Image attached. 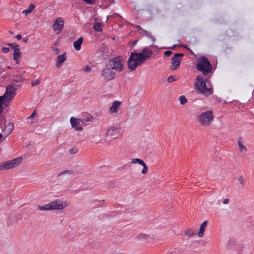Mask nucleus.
Listing matches in <instances>:
<instances>
[{"label":"nucleus","instance_id":"obj_27","mask_svg":"<svg viewBox=\"0 0 254 254\" xmlns=\"http://www.w3.org/2000/svg\"><path fill=\"white\" fill-rule=\"evenodd\" d=\"M5 106V100L2 97L0 96V114L2 113L3 110V105Z\"/></svg>","mask_w":254,"mask_h":254},{"label":"nucleus","instance_id":"obj_45","mask_svg":"<svg viewBox=\"0 0 254 254\" xmlns=\"http://www.w3.org/2000/svg\"><path fill=\"white\" fill-rule=\"evenodd\" d=\"M28 41V39L27 38H23V42L24 43H26Z\"/></svg>","mask_w":254,"mask_h":254},{"label":"nucleus","instance_id":"obj_33","mask_svg":"<svg viewBox=\"0 0 254 254\" xmlns=\"http://www.w3.org/2000/svg\"><path fill=\"white\" fill-rule=\"evenodd\" d=\"M85 2H86L87 4H92L95 3V0H83Z\"/></svg>","mask_w":254,"mask_h":254},{"label":"nucleus","instance_id":"obj_25","mask_svg":"<svg viewBox=\"0 0 254 254\" xmlns=\"http://www.w3.org/2000/svg\"><path fill=\"white\" fill-rule=\"evenodd\" d=\"M35 7V6L34 4H30L29 7L27 9L23 11L22 13L25 14V15H28L34 9Z\"/></svg>","mask_w":254,"mask_h":254},{"label":"nucleus","instance_id":"obj_26","mask_svg":"<svg viewBox=\"0 0 254 254\" xmlns=\"http://www.w3.org/2000/svg\"><path fill=\"white\" fill-rule=\"evenodd\" d=\"M196 234V233L191 229H188L185 232V235L189 237H193Z\"/></svg>","mask_w":254,"mask_h":254},{"label":"nucleus","instance_id":"obj_2","mask_svg":"<svg viewBox=\"0 0 254 254\" xmlns=\"http://www.w3.org/2000/svg\"><path fill=\"white\" fill-rule=\"evenodd\" d=\"M209 81L201 76H198L196 79L195 87L197 92L205 96H208L213 94V89L211 87H207L206 83Z\"/></svg>","mask_w":254,"mask_h":254},{"label":"nucleus","instance_id":"obj_35","mask_svg":"<svg viewBox=\"0 0 254 254\" xmlns=\"http://www.w3.org/2000/svg\"><path fill=\"white\" fill-rule=\"evenodd\" d=\"M69 152L71 154H75L77 152V149L76 148H72L69 150Z\"/></svg>","mask_w":254,"mask_h":254},{"label":"nucleus","instance_id":"obj_21","mask_svg":"<svg viewBox=\"0 0 254 254\" xmlns=\"http://www.w3.org/2000/svg\"><path fill=\"white\" fill-rule=\"evenodd\" d=\"M66 59V53L60 55L57 57V67L61 65Z\"/></svg>","mask_w":254,"mask_h":254},{"label":"nucleus","instance_id":"obj_39","mask_svg":"<svg viewBox=\"0 0 254 254\" xmlns=\"http://www.w3.org/2000/svg\"><path fill=\"white\" fill-rule=\"evenodd\" d=\"M239 183L242 184V185H244V179H243V178L242 176H241L239 178Z\"/></svg>","mask_w":254,"mask_h":254},{"label":"nucleus","instance_id":"obj_3","mask_svg":"<svg viewBox=\"0 0 254 254\" xmlns=\"http://www.w3.org/2000/svg\"><path fill=\"white\" fill-rule=\"evenodd\" d=\"M196 69L201 71L204 75L206 76L211 72L212 66L207 58L204 56H202L197 62Z\"/></svg>","mask_w":254,"mask_h":254},{"label":"nucleus","instance_id":"obj_6","mask_svg":"<svg viewBox=\"0 0 254 254\" xmlns=\"http://www.w3.org/2000/svg\"><path fill=\"white\" fill-rule=\"evenodd\" d=\"M17 85L12 83L6 86V91L4 95L1 96L5 100V106H8L9 102L16 95Z\"/></svg>","mask_w":254,"mask_h":254},{"label":"nucleus","instance_id":"obj_41","mask_svg":"<svg viewBox=\"0 0 254 254\" xmlns=\"http://www.w3.org/2000/svg\"><path fill=\"white\" fill-rule=\"evenodd\" d=\"M16 81L17 82H22L23 81V78L21 77H19L17 80H16Z\"/></svg>","mask_w":254,"mask_h":254},{"label":"nucleus","instance_id":"obj_4","mask_svg":"<svg viewBox=\"0 0 254 254\" xmlns=\"http://www.w3.org/2000/svg\"><path fill=\"white\" fill-rule=\"evenodd\" d=\"M67 206L66 202L56 199L45 205L37 206V209L40 211L58 210L63 209Z\"/></svg>","mask_w":254,"mask_h":254},{"label":"nucleus","instance_id":"obj_10","mask_svg":"<svg viewBox=\"0 0 254 254\" xmlns=\"http://www.w3.org/2000/svg\"><path fill=\"white\" fill-rule=\"evenodd\" d=\"M64 26V20L62 17L57 18L53 25L52 28L56 34L61 33Z\"/></svg>","mask_w":254,"mask_h":254},{"label":"nucleus","instance_id":"obj_38","mask_svg":"<svg viewBox=\"0 0 254 254\" xmlns=\"http://www.w3.org/2000/svg\"><path fill=\"white\" fill-rule=\"evenodd\" d=\"M91 69L89 65H87L84 69V71L88 72L91 71Z\"/></svg>","mask_w":254,"mask_h":254},{"label":"nucleus","instance_id":"obj_22","mask_svg":"<svg viewBox=\"0 0 254 254\" xmlns=\"http://www.w3.org/2000/svg\"><path fill=\"white\" fill-rule=\"evenodd\" d=\"M83 41V38L80 37L73 42V46L75 50L79 51L81 49V45Z\"/></svg>","mask_w":254,"mask_h":254},{"label":"nucleus","instance_id":"obj_36","mask_svg":"<svg viewBox=\"0 0 254 254\" xmlns=\"http://www.w3.org/2000/svg\"><path fill=\"white\" fill-rule=\"evenodd\" d=\"M2 51H3L4 53H8V52H9L10 49H9V48H7V47H3V48H2Z\"/></svg>","mask_w":254,"mask_h":254},{"label":"nucleus","instance_id":"obj_44","mask_svg":"<svg viewBox=\"0 0 254 254\" xmlns=\"http://www.w3.org/2000/svg\"><path fill=\"white\" fill-rule=\"evenodd\" d=\"M2 141V135L0 133V143Z\"/></svg>","mask_w":254,"mask_h":254},{"label":"nucleus","instance_id":"obj_16","mask_svg":"<svg viewBox=\"0 0 254 254\" xmlns=\"http://www.w3.org/2000/svg\"><path fill=\"white\" fill-rule=\"evenodd\" d=\"M98 135L100 138L99 142L104 143L108 142L106 138L108 137L107 130L106 128H102L98 132Z\"/></svg>","mask_w":254,"mask_h":254},{"label":"nucleus","instance_id":"obj_23","mask_svg":"<svg viewBox=\"0 0 254 254\" xmlns=\"http://www.w3.org/2000/svg\"><path fill=\"white\" fill-rule=\"evenodd\" d=\"M207 224V221H204L201 225L199 231L198 233V236L199 238L202 237L204 235V232L205 231V228Z\"/></svg>","mask_w":254,"mask_h":254},{"label":"nucleus","instance_id":"obj_31","mask_svg":"<svg viewBox=\"0 0 254 254\" xmlns=\"http://www.w3.org/2000/svg\"><path fill=\"white\" fill-rule=\"evenodd\" d=\"M72 171H70V170H66V171H63L62 172H61L59 175H63V174H72Z\"/></svg>","mask_w":254,"mask_h":254},{"label":"nucleus","instance_id":"obj_1","mask_svg":"<svg viewBox=\"0 0 254 254\" xmlns=\"http://www.w3.org/2000/svg\"><path fill=\"white\" fill-rule=\"evenodd\" d=\"M153 54V51L148 47L143 48L141 52H131L127 62L128 69L131 71L135 70Z\"/></svg>","mask_w":254,"mask_h":254},{"label":"nucleus","instance_id":"obj_8","mask_svg":"<svg viewBox=\"0 0 254 254\" xmlns=\"http://www.w3.org/2000/svg\"><path fill=\"white\" fill-rule=\"evenodd\" d=\"M22 158L18 157L10 161L2 162L0 164V171L14 168L21 162Z\"/></svg>","mask_w":254,"mask_h":254},{"label":"nucleus","instance_id":"obj_40","mask_svg":"<svg viewBox=\"0 0 254 254\" xmlns=\"http://www.w3.org/2000/svg\"><path fill=\"white\" fill-rule=\"evenodd\" d=\"M230 201V200L229 199H225L223 200V203L224 204H227Z\"/></svg>","mask_w":254,"mask_h":254},{"label":"nucleus","instance_id":"obj_34","mask_svg":"<svg viewBox=\"0 0 254 254\" xmlns=\"http://www.w3.org/2000/svg\"><path fill=\"white\" fill-rule=\"evenodd\" d=\"M36 114V111L34 110L33 112L32 113V114L28 118V120H32V118L35 116V115Z\"/></svg>","mask_w":254,"mask_h":254},{"label":"nucleus","instance_id":"obj_17","mask_svg":"<svg viewBox=\"0 0 254 254\" xmlns=\"http://www.w3.org/2000/svg\"><path fill=\"white\" fill-rule=\"evenodd\" d=\"M70 121L71 126L73 128L77 131L82 130L83 127L79 123V121L77 120L74 117H71Z\"/></svg>","mask_w":254,"mask_h":254},{"label":"nucleus","instance_id":"obj_47","mask_svg":"<svg viewBox=\"0 0 254 254\" xmlns=\"http://www.w3.org/2000/svg\"><path fill=\"white\" fill-rule=\"evenodd\" d=\"M172 254V252H168V254Z\"/></svg>","mask_w":254,"mask_h":254},{"label":"nucleus","instance_id":"obj_43","mask_svg":"<svg viewBox=\"0 0 254 254\" xmlns=\"http://www.w3.org/2000/svg\"><path fill=\"white\" fill-rule=\"evenodd\" d=\"M54 51L55 52V53H56V54H59V49H57V48H54Z\"/></svg>","mask_w":254,"mask_h":254},{"label":"nucleus","instance_id":"obj_14","mask_svg":"<svg viewBox=\"0 0 254 254\" xmlns=\"http://www.w3.org/2000/svg\"><path fill=\"white\" fill-rule=\"evenodd\" d=\"M136 28L137 30L139 32L140 34L148 38L152 43H154L155 41V38L152 35L151 33L149 31L143 29L140 26L136 25Z\"/></svg>","mask_w":254,"mask_h":254},{"label":"nucleus","instance_id":"obj_24","mask_svg":"<svg viewBox=\"0 0 254 254\" xmlns=\"http://www.w3.org/2000/svg\"><path fill=\"white\" fill-rule=\"evenodd\" d=\"M238 145L240 152H246L247 151L246 147L243 144L242 138L241 137H239L238 139Z\"/></svg>","mask_w":254,"mask_h":254},{"label":"nucleus","instance_id":"obj_7","mask_svg":"<svg viewBox=\"0 0 254 254\" xmlns=\"http://www.w3.org/2000/svg\"><path fill=\"white\" fill-rule=\"evenodd\" d=\"M109 65L112 70L120 72L124 69V59L121 56L112 58L109 62Z\"/></svg>","mask_w":254,"mask_h":254},{"label":"nucleus","instance_id":"obj_32","mask_svg":"<svg viewBox=\"0 0 254 254\" xmlns=\"http://www.w3.org/2000/svg\"><path fill=\"white\" fill-rule=\"evenodd\" d=\"M40 80H37L35 81H33L31 83V85H32V86H35L36 85H38L40 84Z\"/></svg>","mask_w":254,"mask_h":254},{"label":"nucleus","instance_id":"obj_42","mask_svg":"<svg viewBox=\"0 0 254 254\" xmlns=\"http://www.w3.org/2000/svg\"><path fill=\"white\" fill-rule=\"evenodd\" d=\"M16 38L18 40H20L21 39V35L20 34H18L16 36Z\"/></svg>","mask_w":254,"mask_h":254},{"label":"nucleus","instance_id":"obj_28","mask_svg":"<svg viewBox=\"0 0 254 254\" xmlns=\"http://www.w3.org/2000/svg\"><path fill=\"white\" fill-rule=\"evenodd\" d=\"M93 28L97 31H101L102 26L101 23L98 22L96 23L93 26Z\"/></svg>","mask_w":254,"mask_h":254},{"label":"nucleus","instance_id":"obj_11","mask_svg":"<svg viewBox=\"0 0 254 254\" xmlns=\"http://www.w3.org/2000/svg\"><path fill=\"white\" fill-rule=\"evenodd\" d=\"M101 76L104 80H112L115 77V73L110 67L106 68L102 70Z\"/></svg>","mask_w":254,"mask_h":254},{"label":"nucleus","instance_id":"obj_13","mask_svg":"<svg viewBox=\"0 0 254 254\" xmlns=\"http://www.w3.org/2000/svg\"><path fill=\"white\" fill-rule=\"evenodd\" d=\"M107 130L108 136L110 137L112 139L116 138L120 134V128L115 127H112Z\"/></svg>","mask_w":254,"mask_h":254},{"label":"nucleus","instance_id":"obj_15","mask_svg":"<svg viewBox=\"0 0 254 254\" xmlns=\"http://www.w3.org/2000/svg\"><path fill=\"white\" fill-rule=\"evenodd\" d=\"M131 162L132 164H139L143 166V169L141 171V173L143 174H146L148 172V168L145 163L144 161L139 158H132Z\"/></svg>","mask_w":254,"mask_h":254},{"label":"nucleus","instance_id":"obj_9","mask_svg":"<svg viewBox=\"0 0 254 254\" xmlns=\"http://www.w3.org/2000/svg\"><path fill=\"white\" fill-rule=\"evenodd\" d=\"M184 56L183 53H175L174 56L171 58V69L175 70L178 69L180 66L181 61V57Z\"/></svg>","mask_w":254,"mask_h":254},{"label":"nucleus","instance_id":"obj_29","mask_svg":"<svg viewBox=\"0 0 254 254\" xmlns=\"http://www.w3.org/2000/svg\"><path fill=\"white\" fill-rule=\"evenodd\" d=\"M179 99L181 105H184L185 103L187 102V100L185 96L184 95L180 96Z\"/></svg>","mask_w":254,"mask_h":254},{"label":"nucleus","instance_id":"obj_46","mask_svg":"<svg viewBox=\"0 0 254 254\" xmlns=\"http://www.w3.org/2000/svg\"><path fill=\"white\" fill-rule=\"evenodd\" d=\"M136 42H137V41H134L133 42V45L135 44L136 43Z\"/></svg>","mask_w":254,"mask_h":254},{"label":"nucleus","instance_id":"obj_30","mask_svg":"<svg viewBox=\"0 0 254 254\" xmlns=\"http://www.w3.org/2000/svg\"><path fill=\"white\" fill-rule=\"evenodd\" d=\"M176 80V79L175 78V77L172 75L169 76L167 80V81L169 83H171Z\"/></svg>","mask_w":254,"mask_h":254},{"label":"nucleus","instance_id":"obj_20","mask_svg":"<svg viewBox=\"0 0 254 254\" xmlns=\"http://www.w3.org/2000/svg\"><path fill=\"white\" fill-rule=\"evenodd\" d=\"M14 129V125L11 123H8L5 125V127L3 129V132L6 135V137L9 135Z\"/></svg>","mask_w":254,"mask_h":254},{"label":"nucleus","instance_id":"obj_12","mask_svg":"<svg viewBox=\"0 0 254 254\" xmlns=\"http://www.w3.org/2000/svg\"><path fill=\"white\" fill-rule=\"evenodd\" d=\"M7 45L9 46H11V48L14 50L13 59L16 61L17 64H19L20 62L19 59L21 55L20 49L19 48V46L15 43H8Z\"/></svg>","mask_w":254,"mask_h":254},{"label":"nucleus","instance_id":"obj_5","mask_svg":"<svg viewBox=\"0 0 254 254\" xmlns=\"http://www.w3.org/2000/svg\"><path fill=\"white\" fill-rule=\"evenodd\" d=\"M197 120L203 127H209L214 121V115L212 110H209L201 113L197 117Z\"/></svg>","mask_w":254,"mask_h":254},{"label":"nucleus","instance_id":"obj_18","mask_svg":"<svg viewBox=\"0 0 254 254\" xmlns=\"http://www.w3.org/2000/svg\"><path fill=\"white\" fill-rule=\"evenodd\" d=\"M150 239V235L143 233L138 234L135 237V240L137 241L149 242Z\"/></svg>","mask_w":254,"mask_h":254},{"label":"nucleus","instance_id":"obj_19","mask_svg":"<svg viewBox=\"0 0 254 254\" xmlns=\"http://www.w3.org/2000/svg\"><path fill=\"white\" fill-rule=\"evenodd\" d=\"M121 103V102L120 101H117V100L114 101L113 102L111 106L110 107L109 112L111 114L117 113Z\"/></svg>","mask_w":254,"mask_h":254},{"label":"nucleus","instance_id":"obj_37","mask_svg":"<svg viewBox=\"0 0 254 254\" xmlns=\"http://www.w3.org/2000/svg\"><path fill=\"white\" fill-rule=\"evenodd\" d=\"M171 54H172V51H170V50L166 51L164 52L165 56H166L167 57L169 56Z\"/></svg>","mask_w":254,"mask_h":254}]
</instances>
